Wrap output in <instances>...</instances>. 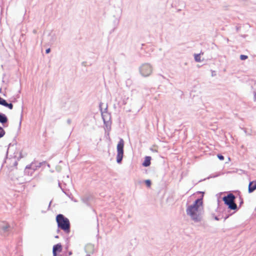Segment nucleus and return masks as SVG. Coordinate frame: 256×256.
I'll return each mask as SVG.
<instances>
[{"label":"nucleus","mask_w":256,"mask_h":256,"mask_svg":"<svg viewBox=\"0 0 256 256\" xmlns=\"http://www.w3.org/2000/svg\"><path fill=\"white\" fill-rule=\"evenodd\" d=\"M186 214L194 223H200L202 220L204 214L202 197L196 199L186 207Z\"/></svg>","instance_id":"1"},{"label":"nucleus","mask_w":256,"mask_h":256,"mask_svg":"<svg viewBox=\"0 0 256 256\" xmlns=\"http://www.w3.org/2000/svg\"><path fill=\"white\" fill-rule=\"evenodd\" d=\"M58 226L59 228L66 232H69L70 230V224L68 218L62 214H59L56 218Z\"/></svg>","instance_id":"2"},{"label":"nucleus","mask_w":256,"mask_h":256,"mask_svg":"<svg viewBox=\"0 0 256 256\" xmlns=\"http://www.w3.org/2000/svg\"><path fill=\"white\" fill-rule=\"evenodd\" d=\"M235 196L232 194H229L226 196H224L222 199L224 204L228 206L230 210H235L237 208V206L234 202Z\"/></svg>","instance_id":"3"},{"label":"nucleus","mask_w":256,"mask_h":256,"mask_svg":"<svg viewBox=\"0 0 256 256\" xmlns=\"http://www.w3.org/2000/svg\"><path fill=\"white\" fill-rule=\"evenodd\" d=\"M152 70L153 68L149 63L142 64L139 68L140 74L144 77L150 76L152 72Z\"/></svg>","instance_id":"4"},{"label":"nucleus","mask_w":256,"mask_h":256,"mask_svg":"<svg viewBox=\"0 0 256 256\" xmlns=\"http://www.w3.org/2000/svg\"><path fill=\"white\" fill-rule=\"evenodd\" d=\"M124 141L123 139L120 138L116 146V162L118 163H121L124 156Z\"/></svg>","instance_id":"5"},{"label":"nucleus","mask_w":256,"mask_h":256,"mask_svg":"<svg viewBox=\"0 0 256 256\" xmlns=\"http://www.w3.org/2000/svg\"><path fill=\"white\" fill-rule=\"evenodd\" d=\"M85 250L87 254V256H90L91 254H92L94 252V246L92 244H88L86 246Z\"/></svg>","instance_id":"6"},{"label":"nucleus","mask_w":256,"mask_h":256,"mask_svg":"<svg viewBox=\"0 0 256 256\" xmlns=\"http://www.w3.org/2000/svg\"><path fill=\"white\" fill-rule=\"evenodd\" d=\"M62 249V246L60 244H58L54 245L52 250L53 256H57L56 252H61Z\"/></svg>","instance_id":"7"},{"label":"nucleus","mask_w":256,"mask_h":256,"mask_svg":"<svg viewBox=\"0 0 256 256\" xmlns=\"http://www.w3.org/2000/svg\"><path fill=\"white\" fill-rule=\"evenodd\" d=\"M256 190V181L250 182L248 185V192L252 193Z\"/></svg>","instance_id":"8"},{"label":"nucleus","mask_w":256,"mask_h":256,"mask_svg":"<svg viewBox=\"0 0 256 256\" xmlns=\"http://www.w3.org/2000/svg\"><path fill=\"white\" fill-rule=\"evenodd\" d=\"M102 116L104 123H106V122H108L109 121L110 118V116L108 112H102Z\"/></svg>","instance_id":"9"},{"label":"nucleus","mask_w":256,"mask_h":256,"mask_svg":"<svg viewBox=\"0 0 256 256\" xmlns=\"http://www.w3.org/2000/svg\"><path fill=\"white\" fill-rule=\"evenodd\" d=\"M150 160L151 158L150 156H146L144 160L142 163V165L144 166H148L150 164Z\"/></svg>","instance_id":"10"},{"label":"nucleus","mask_w":256,"mask_h":256,"mask_svg":"<svg viewBox=\"0 0 256 256\" xmlns=\"http://www.w3.org/2000/svg\"><path fill=\"white\" fill-rule=\"evenodd\" d=\"M40 164L38 165H36V164L32 163L30 165L28 166H26V169H32L33 170H34L36 169L37 168H40Z\"/></svg>","instance_id":"11"},{"label":"nucleus","mask_w":256,"mask_h":256,"mask_svg":"<svg viewBox=\"0 0 256 256\" xmlns=\"http://www.w3.org/2000/svg\"><path fill=\"white\" fill-rule=\"evenodd\" d=\"M7 121L8 118L6 115L0 112V122L4 124Z\"/></svg>","instance_id":"12"},{"label":"nucleus","mask_w":256,"mask_h":256,"mask_svg":"<svg viewBox=\"0 0 256 256\" xmlns=\"http://www.w3.org/2000/svg\"><path fill=\"white\" fill-rule=\"evenodd\" d=\"M1 228L4 232H6L8 230L10 225L8 224L4 223L1 226Z\"/></svg>","instance_id":"13"},{"label":"nucleus","mask_w":256,"mask_h":256,"mask_svg":"<svg viewBox=\"0 0 256 256\" xmlns=\"http://www.w3.org/2000/svg\"><path fill=\"white\" fill-rule=\"evenodd\" d=\"M49 36H50V42H54L56 40L55 34H53L52 32H51V33L50 34Z\"/></svg>","instance_id":"14"},{"label":"nucleus","mask_w":256,"mask_h":256,"mask_svg":"<svg viewBox=\"0 0 256 256\" xmlns=\"http://www.w3.org/2000/svg\"><path fill=\"white\" fill-rule=\"evenodd\" d=\"M194 60L196 62H200V54H196L194 55Z\"/></svg>","instance_id":"15"},{"label":"nucleus","mask_w":256,"mask_h":256,"mask_svg":"<svg viewBox=\"0 0 256 256\" xmlns=\"http://www.w3.org/2000/svg\"><path fill=\"white\" fill-rule=\"evenodd\" d=\"M5 134V132L4 130L0 126V138L4 136Z\"/></svg>","instance_id":"16"},{"label":"nucleus","mask_w":256,"mask_h":256,"mask_svg":"<svg viewBox=\"0 0 256 256\" xmlns=\"http://www.w3.org/2000/svg\"><path fill=\"white\" fill-rule=\"evenodd\" d=\"M6 102H6V100H4L0 97V104L5 106Z\"/></svg>","instance_id":"17"},{"label":"nucleus","mask_w":256,"mask_h":256,"mask_svg":"<svg viewBox=\"0 0 256 256\" xmlns=\"http://www.w3.org/2000/svg\"><path fill=\"white\" fill-rule=\"evenodd\" d=\"M5 106L8 107L10 110L12 109L13 108V105L11 103L8 104V102H6V104L5 105Z\"/></svg>","instance_id":"18"},{"label":"nucleus","mask_w":256,"mask_h":256,"mask_svg":"<svg viewBox=\"0 0 256 256\" xmlns=\"http://www.w3.org/2000/svg\"><path fill=\"white\" fill-rule=\"evenodd\" d=\"M145 183L148 187H150L151 185V182L149 180H146Z\"/></svg>","instance_id":"19"},{"label":"nucleus","mask_w":256,"mask_h":256,"mask_svg":"<svg viewBox=\"0 0 256 256\" xmlns=\"http://www.w3.org/2000/svg\"><path fill=\"white\" fill-rule=\"evenodd\" d=\"M240 58L241 60H245L248 58V56L246 55H240Z\"/></svg>","instance_id":"20"},{"label":"nucleus","mask_w":256,"mask_h":256,"mask_svg":"<svg viewBox=\"0 0 256 256\" xmlns=\"http://www.w3.org/2000/svg\"><path fill=\"white\" fill-rule=\"evenodd\" d=\"M218 158L220 160H224V156H222V155L218 154Z\"/></svg>","instance_id":"21"},{"label":"nucleus","mask_w":256,"mask_h":256,"mask_svg":"<svg viewBox=\"0 0 256 256\" xmlns=\"http://www.w3.org/2000/svg\"><path fill=\"white\" fill-rule=\"evenodd\" d=\"M128 98V97L126 98H125V99H124V100H123V104H126V102H127L126 100H127Z\"/></svg>","instance_id":"22"},{"label":"nucleus","mask_w":256,"mask_h":256,"mask_svg":"<svg viewBox=\"0 0 256 256\" xmlns=\"http://www.w3.org/2000/svg\"><path fill=\"white\" fill-rule=\"evenodd\" d=\"M50 51V48H48L46 50V54H48Z\"/></svg>","instance_id":"23"},{"label":"nucleus","mask_w":256,"mask_h":256,"mask_svg":"<svg viewBox=\"0 0 256 256\" xmlns=\"http://www.w3.org/2000/svg\"><path fill=\"white\" fill-rule=\"evenodd\" d=\"M67 123H68V124H70V123H71V120H70V119H68V120H67Z\"/></svg>","instance_id":"24"},{"label":"nucleus","mask_w":256,"mask_h":256,"mask_svg":"<svg viewBox=\"0 0 256 256\" xmlns=\"http://www.w3.org/2000/svg\"><path fill=\"white\" fill-rule=\"evenodd\" d=\"M212 76H214V74H216L215 71L212 70Z\"/></svg>","instance_id":"25"},{"label":"nucleus","mask_w":256,"mask_h":256,"mask_svg":"<svg viewBox=\"0 0 256 256\" xmlns=\"http://www.w3.org/2000/svg\"><path fill=\"white\" fill-rule=\"evenodd\" d=\"M214 219L216 220H218L219 218L217 216H215Z\"/></svg>","instance_id":"26"},{"label":"nucleus","mask_w":256,"mask_h":256,"mask_svg":"<svg viewBox=\"0 0 256 256\" xmlns=\"http://www.w3.org/2000/svg\"><path fill=\"white\" fill-rule=\"evenodd\" d=\"M52 202H50L49 204L48 208L50 206Z\"/></svg>","instance_id":"27"},{"label":"nucleus","mask_w":256,"mask_h":256,"mask_svg":"<svg viewBox=\"0 0 256 256\" xmlns=\"http://www.w3.org/2000/svg\"><path fill=\"white\" fill-rule=\"evenodd\" d=\"M72 254V252H69V254H70V255Z\"/></svg>","instance_id":"28"},{"label":"nucleus","mask_w":256,"mask_h":256,"mask_svg":"<svg viewBox=\"0 0 256 256\" xmlns=\"http://www.w3.org/2000/svg\"><path fill=\"white\" fill-rule=\"evenodd\" d=\"M57 256H58V255H57Z\"/></svg>","instance_id":"29"}]
</instances>
